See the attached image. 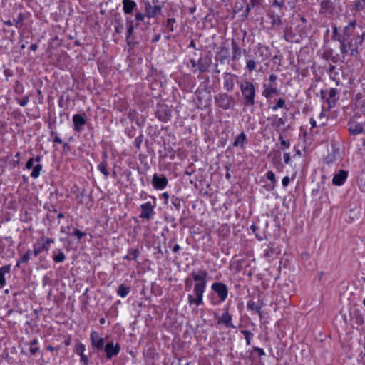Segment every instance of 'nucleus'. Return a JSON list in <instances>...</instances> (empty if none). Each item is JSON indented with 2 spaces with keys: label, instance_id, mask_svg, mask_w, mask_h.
Returning a JSON list of instances; mask_svg holds the SVG:
<instances>
[{
  "label": "nucleus",
  "instance_id": "b1692460",
  "mask_svg": "<svg viewBox=\"0 0 365 365\" xmlns=\"http://www.w3.org/2000/svg\"><path fill=\"white\" fill-rule=\"evenodd\" d=\"M338 94V91L336 88H331L329 91V98L328 102L329 104L331 105V103H334L336 101V96Z\"/></svg>",
  "mask_w": 365,
  "mask_h": 365
},
{
  "label": "nucleus",
  "instance_id": "393cba45",
  "mask_svg": "<svg viewBox=\"0 0 365 365\" xmlns=\"http://www.w3.org/2000/svg\"><path fill=\"white\" fill-rule=\"evenodd\" d=\"M245 139H246L245 134L244 133H242L235 140V141L233 143V145L234 146H239V145L242 146L244 144V142L245 141Z\"/></svg>",
  "mask_w": 365,
  "mask_h": 365
},
{
  "label": "nucleus",
  "instance_id": "f03ea898",
  "mask_svg": "<svg viewBox=\"0 0 365 365\" xmlns=\"http://www.w3.org/2000/svg\"><path fill=\"white\" fill-rule=\"evenodd\" d=\"M364 34L362 27L356 25V21H352L344 28L343 34L338 38L356 39L357 43H362Z\"/></svg>",
  "mask_w": 365,
  "mask_h": 365
},
{
  "label": "nucleus",
  "instance_id": "c85d7f7f",
  "mask_svg": "<svg viewBox=\"0 0 365 365\" xmlns=\"http://www.w3.org/2000/svg\"><path fill=\"white\" fill-rule=\"evenodd\" d=\"M329 73L330 77L334 80L336 81V76L339 74L338 71H336V67L334 66H330L329 68Z\"/></svg>",
  "mask_w": 365,
  "mask_h": 365
},
{
  "label": "nucleus",
  "instance_id": "9d476101",
  "mask_svg": "<svg viewBox=\"0 0 365 365\" xmlns=\"http://www.w3.org/2000/svg\"><path fill=\"white\" fill-rule=\"evenodd\" d=\"M104 351L106 354L107 358L111 359L119 353L120 346L117 344H114L113 342H109L106 344Z\"/></svg>",
  "mask_w": 365,
  "mask_h": 365
},
{
  "label": "nucleus",
  "instance_id": "a878e982",
  "mask_svg": "<svg viewBox=\"0 0 365 365\" xmlns=\"http://www.w3.org/2000/svg\"><path fill=\"white\" fill-rule=\"evenodd\" d=\"M42 169V165L39 163L36 164L31 173V176L34 178H36L39 176L40 172Z\"/></svg>",
  "mask_w": 365,
  "mask_h": 365
},
{
  "label": "nucleus",
  "instance_id": "69168bd1",
  "mask_svg": "<svg viewBox=\"0 0 365 365\" xmlns=\"http://www.w3.org/2000/svg\"><path fill=\"white\" fill-rule=\"evenodd\" d=\"M160 38V34H156L154 38H153L152 41L153 42H156L158 41Z\"/></svg>",
  "mask_w": 365,
  "mask_h": 365
},
{
  "label": "nucleus",
  "instance_id": "412c9836",
  "mask_svg": "<svg viewBox=\"0 0 365 365\" xmlns=\"http://www.w3.org/2000/svg\"><path fill=\"white\" fill-rule=\"evenodd\" d=\"M265 89L264 90L262 95L267 98H270L273 94L277 93V88L264 85Z\"/></svg>",
  "mask_w": 365,
  "mask_h": 365
},
{
  "label": "nucleus",
  "instance_id": "dca6fc26",
  "mask_svg": "<svg viewBox=\"0 0 365 365\" xmlns=\"http://www.w3.org/2000/svg\"><path fill=\"white\" fill-rule=\"evenodd\" d=\"M142 212L140 217L150 219L153 213V207L150 203H145L141 205Z\"/></svg>",
  "mask_w": 365,
  "mask_h": 365
},
{
  "label": "nucleus",
  "instance_id": "5fc2aeb1",
  "mask_svg": "<svg viewBox=\"0 0 365 365\" xmlns=\"http://www.w3.org/2000/svg\"><path fill=\"white\" fill-rule=\"evenodd\" d=\"M135 18L137 21H143L144 19V16L141 13H137L135 14Z\"/></svg>",
  "mask_w": 365,
  "mask_h": 365
},
{
  "label": "nucleus",
  "instance_id": "f704fd0d",
  "mask_svg": "<svg viewBox=\"0 0 365 365\" xmlns=\"http://www.w3.org/2000/svg\"><path fill=\"white\" fill-rule=\"evenodd\" d=\"M84 350H85V346L83 344H82L81 343H79V342H78L76 344L75 351L76 354H78L79 355L82 354H83Z\"/></svg>",
  "mask_w": 365,
  "mask_h": 365
},
{
  "label": "nucleus",
  "instance_id": "9b49d317",
  "mask_svg": "<svg viewBox=\"0 0 365 365\" xmlns=\"http://www.w3.org/2000/svg\"><path fill=\"white\" fill-rule=\"evenodd\" d=\"M349 130L351 135H358L364 131L363 124L351 119L349 123Z\"/></svg>",
  "mask_w": 365,
  "mask_h": 365
},
{
  "label": "nucleus",
  "instance_id": "2eb2a0df",
  "mask_svg": "<svg viewBox=\"0 0 365 365\" xmlns=\"http://www.w3.org/2000/svg\"><path fill=\"white\" fill-rule=\"evenodd\" d=\"M210 66V59L207 58H200L197 61V68H196V70H198L200 73H202L208 70Z\"/></svg>",
  "mask_w": 365,
  "mask_h": 365
},
{
  "label": "nucleus",
  "instance_id": "13d9d810",
  "mask_svg": "<svg viewBox=\"0 0 365 365\" xmlns=\"http://www.w3.org/2000/svg\"><path fill=\"white\" fill-rule=\"evenodd\" d=\"M364 6H365V5H364V4H361V3L360 1L356 4V9H358V10H361V9H362L364 8Z\"/></svg>",
  "mask_w": 365,
  "mask_h": 365
},
{
  "label": "nucleus",
  "instance_id": "2f4dec72",
  "mask_svg": "<svg viewBox=\"0 0 365 365\" xmlns=\"http://www.w3.org/2000/svg\"><path fill=\"white\" fill-rule=\"evenodd\" d=\"M285 106V101L282 98H279L277 103L272 108L273 110H277L278 108H283Z\"/></svg>",
  "mask_w": 365,
  "mask_h": 365
},
{
  "label": "nucleus",
  "instance_id": "1a4fd4ad",
  "mask_svg": "<svg viewBox=\"0 0 365 365\" xmlns=\"http://www.w3.org/2000/svg\"><path fill=\"white\" fill-rule=\"evenodd\" d=\"M91 340L93 346L97 350H102L104 346V339L101 337L99 334L96 332L93 331L91 334Z\"/></svg>",
  "mask_w": 365,
  "mask_h": 365
},
{
  "label": "nucleus",
  "instance_id": "bb28decb",
  "mask_svg": "<svg viewBox=\"0 0 365 365\" xmlns=\"http://www.w3.org/2000/svg\"><path fill=\"white\" fill-rule=\"evenodd\" d=\"M356 106L357 109L358 113H362L365 115V103L362 101H357L356 103Z\"/></svg>",
  "mask_w": 365,
  "mask_h": 365
},
{
  "label": "nucleus",
  "instance_id": "ea45409f",
  "mask_svg": "<svg viewBox=\"0 0 365 365\" xmlns=\"http://www.w3.org/2000/svg\"><path fill=\"white\" fill-rule=\"evenodd\" d=\"M115 31L118 34H121L124 29V26L123 24H121L120 21H115Z\"/></svg>",
  "mask_w": 365,
  "mask_h": 365
},
{
  "label": "nucleus",
  "instance_id": "f8f14e48",
  "mask_svg": "<svg viewBox=\"0 0 365 365\" xmlns=\"http://www.w3.org/2000/svg\"><path fill=\"white\" fill-rule=\"evenodd\" d=\"M153 185L156 189H163L168 184V180L165 176H159L155 174L152 180Z\"/></svg>",
  "mask_w": 365,
  "mask_h": 365
},
{
  "label": "nucleus",
  "instance_id": "3c124183",
  "mask_svg": "<svg viewBox=\"0 0 365 365\" xmlns=\"http://www.w3.org/2000/svg\"><path fill=\"white\" fill-rule=\"evenodd\" d=\"M289 178L288 176H285L283 179H282V185L284 187H287L289 183Z\"/></svg>",
  "mask_w": 365,
  "mask_h": 365
},
{
  "label": "nucleus",
  "instance_id": "7ed1b4c3",
  "mask_svg": "<svg viewBox=\"0 0 365 365\" xmlns=\"http://www.w3.org/2000/svg\"><path fill=\"white\" fill-rule=\"evenodd\" d=\"M340 43V51L342 53L341 61H344V56L347 54L356 56L358 53L359 46L362 43H357L356 39L338 38Z\"/></svg>",
  "mask_w": 365,
  "mask_h": 365
},
{
  "label": "nucleus",
  "instance_id": "c756f323",
  "mask_svg": "<svg viewBox=\"0 0 365 365\" xmlns=\"http://www.w3.org/2000/svg\"><path fill=\"white\" fill-rule=\"evenodd\" d=\"M232 51H233V56L232 58L234 59H237L239 56H240V50L238 46L233 43H232Z\"/></svg>",
  "mask_w": 365,
  "mask_h": 365
},
{
  "label": "nucleus",
  "instance_id": "8fccbe9b",
  "mask_svg": "<svg viewBox=\"0 0 365 365\" xmlns=\"http://www.w3.org/2000/svg\"><path fill=\"white\" fill-rule=\"evenodd\" d=\"M262 3V0H250L252 7L259 6Z\"/></svg>",
  "mask_w": 365,
  "mask_h": 365
},
{
  "label": "nucleus",
  "instance_id": "6ab92c4d",
  "mask_svg": "<svg viewBox=\"0 0 365 365\" xmlns=\"http://www.w3.org/2000/svg\"><path fill=\"white\" fill-rule=\"evenodd\" d=\"M10 265H5L0 267V289L6 284L5 274L10 272Z\"/></svg>",
  "mask_w": 365,
  "mask_h": 365
},
{
  "label": "nucleus",
  "instance_id": "423d86ee",
  "mask_svg": "<svg viewBox=\"0 0 365 365\" xmlns=\"http://www.w3.org/2000/svg\"><path fill=\"white\" fill-rule=\"evenodd\" d=\"M216 103L223 109H228L233 103L234 99L226 93L220 94L215 98Z\"/></svg>",
  "mask_w": 365,
  "mask_h": 365
},
{
  "label": "nucleus",
  "instance_id": "e433bc0d",
  "mask_svg": "<svg viewBox=\"0 0 365 365\" xmlns=\"http://www.w3.org/2000/svg\"><path fill=\"white\" fill-rule=\"evenodd\" d=\"M242 333L245 336L247 344L250 345V344L251 338L252 336V334L251 332H250L249 331H247V330L242 331Z\"/></svg>",
  "mask_w": 365,
  "mask_h": 365
},
{
  "label": "nucleus",
  "instance_id": "39448f33",
  "mask_svg": "<svg viewBox=\"0 0 365 365\" xmlns=\"http://www.w3.org/2000/svg\"><path fill=\"white\" fill-rule=\"evenodd\" d=\"M54 242L53 239L41 237L34 245V254L36 257L43 251H48L51 244Z\"/></svg>",
  "mask_w": 365,
  "mask_h": 365
},
{
  "label": "nucleus",
  "instance_id": "79ce46f5",
  "mask_svg": "<svg viewBox=\"0 0 365 365\" xmlns=\"http://www.w3.org/2000/svg\"><path fill=\"white\" fill-rule=\"evenodd\" d=\"M29 99V96H25L22 99H19V98H16V100L21 106H25L28 103Z\"/></svg>",
  "mask_w": 365,
  "mask_h": 365
},
{
  "label": "nucleus",
  "instance_id": "a18cd8bd",
  "mask_svg": "<svg viewBox=\"0 0 365 365\" xmlns=\"http://www.w3.org/2000/svg\"><path fill=\"white\" fill-rule=\"evenodd\" d=\"M279 140L280 141V145L282 148H289V143L286 141L282 135L279 136Z\"/></svg>",
  "mask_w": 365,
  "mask_h": 365
},
{
  "label": "nucleus",
  "instance_id": "6e6d98bb",
  "mask_svg": "<svg viewBox=\"0 0 365 365\" xmlns=\"http://www.w3.org/2000/svg\"><path fill=\"white\" fill-rule=\"evenodd\" d=\"M284 163H285L288 164L289 163L290 156H289V153H284Z\"/></svg>",
  "mask_w": 365,
  "mask_h": 365
},
{
  "label": "nucleus",
  "instance_id": "5701e85b",
  "mask_svg": "<svg viewBox=\"0 0 365 365\" xmlns=\"http://www.w3.org/2000/svg\"><path fill=\"white\" fill-rule=\"evenodd\" d=\"M130 292V287H125L124 284H120L118 287L117 293L121 297H125Z\"/></svg>",
  "mask_w": 365,
  "mask_h": 365
},
{
  "label": "nucleus",
  "instance_id": "473e14b6",
  "mask_svg": "<svg viewBox=\"0 0 365 365\" xmlns=\"http://www.w3.org/2000/svg\"><path fill=\"white\" fill-rule=\"evenodd\" d=\"M31 255V251L28 250L17 262V266H19L20 263H26L29 261Z\"/></svg>",
  "mask_w": 365,
  "mask_h": 365
},
{
  "label": "nucleus",
  "instance_id": "052dcab7",
  "mask_svg": "<svg viewBox=\"0 0 365 365\" xmlns=\"http://www.w3.org/2000/svg\"><path fill=\"white\" fill-rule=\"evenodd\" d=\"M16 23L18 24L21 23L23 21V15L20 14L18 16V19L16 20H14Z\"/></svg>",
  "mask_w": 365,
  "mask_h": 365
},
{
  "label": "nucleus",
  "instance_id": "603ef678",
  "mask_svg": "<svg viewBox=\"0 0 365 365\" xmlns=\"http://www.w3.org/2000/svg\"><path fill=\"white\" fill-rule=\"evenodd\" d=\"M273 6H279L280 9H282L284 6V2L278 1L277 0H274L273 2Z\"/></svg>",
  "mask_w": 365,
  "mask_h": 365
},
{
  "label": "nucleus",
  "instance_id": "4c0bfd02",
  "mask_svg": "<svg viewBox=\"0 0 365 365\" xmlns=\"http://www.w3.org/2000/svg\"><path fill=\"white\" fill-rule=\"evenodd\" d=\"M98 169L100 171L103 173V175L107 177L109 175V173L106 168V165L104 163H101L98 165Z\"/></svg>",
  "mask_w": 365,
  "mask_h": 365
},
{
  "label": "nucleus",
  "instance_id": "774afa93",
  "mask_svg": "<svg viewBox=\"0 0 365 365\" xmlns=\"http://www.w3.org/2000/svg\"><path fill=\"white\" fill-rule=\"evenodd\" d=\"M359 187H360V189L365 192V182H361V184L359 185Z\"/></svg>",
  "mask_w": 365,
  "mask_h": 365
},
{
  "label": "nucleus",
  "instance_id": "aec40b11",
  "mask_svg": "<svg viewBox=\"0 0 365 365\" xmlns=\"http://www.w3.org/2000/svg\"><path fill=\"white\" fill-rule=\"evenodd\" d=\"M123 6L125 14H130L136 6V3L132 0H123Z\"/></svg>",
  "mask_w": 365,
  "mask_h": 365
},
{
  "label": "nucleus",
  "instance_id": "680f3d73",
  "mask_svg": "<svg viewBox=\"0 0 365 365\" xmlns=\"http://www.w3.org/2000/svg\"><path fill=\"white\" fill-rule=\"evenodd\" d=\"M273 22L274 23H278V24H280L281 23V20H280V18L279 16H273Z\"/></svg>",
  "mask_w": 365,
  "mask_h": 365
},
{
  "label": "nucleus",
  "instance_id": "0e129e2a",
  "mask_svg": "<svg viewBox=\"0 0 365 365\" xmlns=\"http://www.w3.org/2000/svg\"><path fill=\"white\" fill-rule=\"evenodd\" d=\"M269 81L272 82H274L277 80V76L274 74H272L269 76Z\"/></svg>",
  "mask_w": 365,
  "mask_h": 365
},
{
  "label": "nucleus",
  "instance_id": "f257e3e1",
  "mask_svg": "<svg viewBox=\"0 0 365 365\" xmlns=\"http://www.w3.org/2000/svg\"><path fill=\"white\" fill-rule=\"evenodd\" d=\"M192 279L195 282L194 286V295L189 294L187 297L190 306L195 304L198 307L202 303L203 294L207 284V272L205 270L193 272L191 274Z\"/></svg>",
  "mask_w": 365,
  "mask_h": 365
},
{
  "label": "nucleus",
  "instance_id": "20e7f679",
  "mask_svg": "<svg viewBox=\"0 0 365 365\" xmlns=\"http://www.w3.org/2000/svg\"><path fill=\"white\" fill-rule=\"evenodd\" d=\"M240 88L245 98V105L253 106L255 97V86L251 82L245 81L240 85Z\"/></svg>",
  "mask_w": 365,
  "mask_h": 365
},
{
  "label": "nucleus",
  "instance_id": "58836bf2",
  "mask_svg": "<svg viewBox=\"0 0 365 365\" xmlns=\"http://www.w3.org/2000/svg\"><path fill=\"white\" fill-rule=\"evenodd\" d=\"M175 22V19H168L166 22V27L170 31H174L173 24Z\"/></svg>",
  "mask_w": 365,
  "mask_h": 365
},
{
  "label": "nucleus",
  "instance_id": "f3484780",
  "mask_svg": "<svg viewBox=\"0 0 365 365\" xmlns=\"http://www.w3.org/2000/svg\"><path fill=\"white\" fill-rule=\"evenodd\" d=\"M73 121L74 123L75 130L76 131H80L81 127L86 124L85 118L83 115L78 114H76L73 116Z\"/></svg>",
  "mask_w": 365,
  "mask_h": 365
},
{
  "label": "nucleus",
  "instance_id": "7c9ffc66",
  "mask_svg": "<svg viewBox=\"0 0 365 365\" xmlns=\"http://www.w3.org/2000/svg\"><path fill=\"white\" fill-rule=\"evenodd\" d=\"M274 252V249L272 247L267 246V247L264 250V256L269 259L273 256Z\"/></svg>",
  "mask_w": 365,
  "mask_h": 365
},
{
  "label": "nucleus",
  "instance_id": "338daca9",
  "mask_svg": "<svg viewBox=\"0 0 365 365\" xmlns=\"http://www.w3.org/2000/svg\"><path fill=\"white\" fill-rule=\"evenodd\" d=\"M309 122H310L312 128H314L316 126V121L314 118H310Z\"/></svg>",
  "mask_w": 365,
  "mask_h": 365
},
{
  "label": "nucleus",
  "instance_id": "de8ad7c7",
  "mask_svg": "<svg viewBox=\"0 0 365 365\" xmlns=\"http://www.w3.org/2000/svg\"><path fill=\"white\" fill-rule=\"evenodd\" d=\"M73 235H76L78 237V239H79V240L86 235V234L84 232H81L78 229H75V230L73 232Z\"/></svg>",
  "mask_w": 365,
  "mask_h": 365
},
{
  "label": "nucleus",
  "instance_id": "ddd939ff",
  "mask_svg": "<svg viewBox=\"0 0 365 365\" xmlns=\"http://www.w3.org/2000/svg\"><path fill=\"white\" fill-rule=\"evenodd\" d=\"M145 11L146 16L151 18L160 13L161 7L160 6H153L149 2H147L145 4Z\"/></svg>",
  "mask_w": 365,
  "mask_h": 365
},
{
  "label": "nucleus",
  "instance_id": "e2e57ef3",
  "mask_svg": "<svg viewBox=\"0 0 365 365\" xmlns=\"http://www.w3.org/2000/svg\"><path fill=\"white\" fill-rule=\"evenodd\" d=\"M252 8V6L250 5V4H249L247 7H246V9H245V16H247L250 9Z\"/></svg>",
  "mask_w": 365,
  "mask_h": 365
},
{
  "label": "nucleus",
  "instance_id": "864d4df0",
  "mask_svg": "<svg viewBox=\"0 0 365 365\" xmlns=\"http://www.w3.org/2000/svg\"><path fill=\"white\" fill-rule=\"evenodd\" d=\"M80 356H81V360L82 361H83V363L86 365L88 362V357L84 354H80Z\"/></svg>",
  "mask_w": 365,
  "mask_h": 365
},
{
  "label": "nucleus",
  "instance_id": "cd10ccee",
  "mask_svg": "<svg viewBox=\"0 0 365 365\" xmlns=\"http://www.w3.org/2000/svg\"><path fill=\"white\" fill-rule=\"evenodd\" d=\"M247 307L257 312H259L261 309V306L258 304H255L254 302H249L247 304Z\"/></svg>",
  "mask_w": 365,
  "mask_h": 365
},
{
  "label": "nucleus",
  "instance_id": "c03bdc74",
  "mask_svg": "<svg viewBox=\"0 0 365 365\" xmlns=\"http://www.w3.org/2000/svg\"><path fill=\"white\" fill-rule=\"evenodd\" d=\"M233 86H234V83H233L232 80H230V81L227 80L226 81V82L225 83V87L227 89V91H232L233 89Z\"/></svg>",
  "mask_w": 365,
  "mask_h": 365
},
{
  "label": "nucleus",
  "instance_id": "a211bd4d",
  "mask_svg": "<svg viewBox=\"0 0 365 365\" xmlns=\"http://www.w3.org/2000/svg\"><path fill=\"white\" fill-rule=\"evenodd\" d=\"M232 317L228 312H225L222 314L221 317H218L217 323L223 324L227 327H234V326L231 324Z\"/></svg>",
  "mask_w": 365,
  "mask_h": 365
},
{
  "label": "nucleus",
  "instance_id": "4d7b16f0",
  "mask_svg": "<svg viewBox=\"0 0 365 365\" xmlns=\"http://www.w3.org/2000/svg\"><path fill=\"white\" fill-rule=\"evenodd\" d=\"M38 351V347H31L29 349V351L32 354H36V352Z\"/></svg>",
  "mask_w": 365,
  "mask_h": 365
},
{
  "label": "nucleus",
  "instance_id": "0eeeda50",
  "mask_svg": "<svg viewBox=\"0 0 365 365\" xmlns=\"http://www.w3.org/2000/svg\"><path fill=\"white\" fill-rule=\"evenodd\" d=\"M212 289L217 293L222 302L225 301L227 297V288L226 285L221 282L212 284Z\"/></svg>",
  "mask_w": 365,
  "mask_h": 365
},
{
  "label": "nucleus",
  "instance_id": "c9c22d12",
  "mask_svg": "<svg viewBox=\"0 0 365 365\" xmlns=\"http://www.w3.org/2000/svg\"><path fill=\"white\" fill-rule=\"evenodd\" d=\"M14 91L16 94L21 95L24 93V86L21 83L16 82L15 87H14Z\"/></svg>",
  "mask_w": 365,
  "mask_h": 365
},
{
  "label": "nucleus",
  "instance_id": "bf43d9fd",
  "mask_svg": "<svg viewBox=\"0 0 365 365\" xmlns=\"http://www.w3.org/2000/svg\"><path fill=\"white\" fill-rule=\"evenodd\" d=\"M190 63H191V66L192 68H195V67L197 68V62L195 60L191 59Z\"/></svg>",
  "mask_w": 365,
  "mask_h": 365
},
{
  "label": "nucleus",
  "instance_id": "4468645a",
  "mask_svg": "<svg viewBox=\"0 0 365 365\" xmlns=\"http://www.w3.org/2000/svg\"><path fill=\"white\" fill-rule=\"evenodd\" d=\"M348 173L344 170H340L336 173L332 179V182L336 185H341L347 178Z\"/></svg>",
  "mask_w": 365,
  "mask_h": 365
},
{
  "label": "nucleus",
  "instance_id": "6e6552de",
  "mask_svg": "<svg viewBox=\"0 0 365 365\" xmlns=\"http://www.w3.org/2000/svg\"><path fill=\"white\" fill-rule=\"evenodd\" d=\"M155 114L160 120L167 121L170 117V110L166 105H159Z\"/></svg>",
  "mask_w": 365,
  "mask_h": 365
},
{
  "label": "nucleus",
  "instance_id": "09e8293b",
  "mask_svg": "<svg viewBox=\"0 0 365 365\" xmlns=\"http://www.w3.org/2000/svg\"><path fill=\"white\" fill-rule=\"evenodd\" d=\"M34 158H30L26 162V167L27 169H31V168L34 169Z\"/></svg>",
  "mask_w": 365,
  "mask_h": 365
},
{
  "label": "nucleus",
  "instance_id": "a19ab883",
  "mask_svg": "<svg viewBox=\"0 0 365 365\" xmlns=\"http://www.w3.org/2000/svg\"><path fill=\"white\" fill-rule=\"evenodd\" d=\"M256 63L254 60H248L247 62V68L250 71H252L255 69Z\"/></svg>",
  "mask_w": 365,
  "mask_h": 365
},
{
  "label": "nucleus",
  "instance_id": "72a5a7b5",
  "mask_svg": "<svg viewBox=\"0 0 365 365\" xmlns=\"http://www.w3.org/2000/svg\"><path fill=\"white\" fill-rule=\"evenodd\" d=\"M53 259L56 262H62L65 260L66 256L62 252H61L58 255H54Z\"/></svg>",
  "mask_w": 365,
  "mask_h": 365
},
{
  "label": "nucleus",
  "instance_id": "4be33fe9",
  "mask_svg": "<svg viewBox=\"0 0 365 365\" xmlns=\"http://www.w3.org/2000/svg\"><path fill=\"white\" fill-rule=\"evenodd\" d=\"M271 120H272V123H271L272 126L274 128H280L282 125H284L285 123L283 118H278L277 116H274V117L272 118Z\"/></svg>",
  "mask_w": 365,
  "mask_h": 365
},
{
  "label": "nucleus",
  "instance_id": "49530a36",
  "mask_svg": "<svg viewBox=\"0 0 365 365\" xmlns=\"http://www.w3.org/2000/svg\"><path fill=\"white\" fill-rule=\"evenodd\" d=\"M267 178L270 180L272 182H275V175L272 171H268L267 173Z\"/></svg>",
  "mask_w": 365,
  "mask_h": 365
},
{
  "label": "nucleus",
  "instance_id": "37998d69",
  "mask_svg": "<svg viewBox=\"0 0 365 365\" xmlns=\"http://www.w3.org/2000/svg\"><path fill=\"white\" fill-rule=\"evenodd\" d=\"M133 22L132 21H130L128 23V31H127V41H128L129 39H130V36L132 35L133 34Z\"/></svg>",
  "mask_w": 365,
  "mask_h": 365
}]
</instances>
